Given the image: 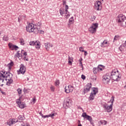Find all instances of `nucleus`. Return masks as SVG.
<instances>
[{"label": "nucleus", "mask_w": 126, "mask_h": 126, "mask_svg": "<svg viewBox=\"0 0 126 126\" xmlns=\"http://www.w3.org/2000/svg\"><path fill=\"white\" fill-rule=\"evenodd\" d=\"M17 91L19 95H20L22 93V90L20 89H18Z\"/></svg>", "instance_id": "e433bc0d"}, {"label": "nucleus", "mask_w": 126, "mask_h": 126, "mask_svg": "<svg viewBox=\"0 0 126 126\" xmlns=\"http://www.w3.org/2000/svg\"><path fill=\"white\" fill-rule=\"evenodd\" d=\"M84 52L85 56H87V55L88 54V53H87V51H84Z\"/></svg>", "instance_id": "4d7b16f0"}, {"label": "nucleus", "mask_w": 126, "mask_h": 126, "mask_svg": "<svg viewBox=\"0 0 126 126\" xmlns=\"http://www.w3.org/2000/svg\"><path fill=\"white\" fill-rule=\"evenodd\" d=\"M23 52H24V50H22V53Z\"/></svg>", "instance_id": "338daca9"}, {"label": "nucleus", "mask_w": 126, "mask_h": 126, "mask_svg": "<svg viewBox=\"0 0 126 126\" xmlns=\"http://www.w3.org/2000/svg\"><path fill=\"white\" fill-rule=\"evenodd\" d=\"M92 87V84L91 83H88L87 85L85 86L84 88V94L87 93V92H89L90 91V88Z\"/></svg>", "instance_id": "ddd939ff"}, {"label": "nucleus", "mask_w": 126, "mask_h": 126, "mask_svg": "<svg viewBox=\"0 0 126 126\" xmlns=\"http://www.w3.org/2000/svg\"><path fill=\"white\" fill-rule=\"evenodd\" d=\"M5 71L4 70L0 71V84H1L3 82V80L5 79Z\"/></svg>", "instance_id": "9b49d317"}, {"label": "nucleus", "mask_w": 126, "mask_h": 126, "mask_svg": "<svg viewBox=\"0 0 126 126\" xmlns=\"http://www.w3.org/2000/svg\"><path fill=\"white\" fill-rule=\"evenodd\" d=\"M94 9L96 10H101L102 9V3L100 1H96L94 3Z\"/></svg>", "instance_id": "1a4fd4ad"}, {"label": "nucleus", "mask_w": 126, "mask_h": 126, "mask_svg": "<svg viewBox=\"0 0 126 126\" xmlns=\"http://www.w3.org/2000/svg\"><path fill=\"white\" fill-rule=\"evenodd\" d=\"M15 57H17L18 58H22V55L20 54V53H19V51H18L17 52V54L15 55Z\"/></svg>", "instance_id": "a878e982"}, {"label": "nucleus", "mask_w": 126, "mask_h": 126, "mask_svg": "<svg viewBox=\"0 0 126 126\" xmlns=\"http://www.w3.org/2000/svg\"><path fill=\"white\" fill-rule=\"evenodd\" d=\"M2 39L3 41H8V36L4 35Z\"/></svg>", "instance_id": "72a5a7b5"}, {"label": "nucleus", "mask_w": 126, "mask_h": 126, "mask_svg": "<svg viewBox=\"0 0 126 126\" xmlns=\"http://www.w3.org/2000/svg\"><path fill=\"white\" fill-rule=\"evenodd\" d=\"M18 120H19L20 122H22V121H23V120H24L25 118L24 116H22V115H20L18 117Z\"/></svg>", "instance_id": "bb28decb"}, {"label": "nucleus", "mask_w": 126, "mask_h": 126, "mask_svg": "<svg viewBox=\"0 0 126 126\" xmlns=\"http://www.w3.org/2000/svg\"><path fill=\"white\" fill-rule=\"evenodd\" d=\"M68 61H73V58L72 57H68Z\"/></svg>", "instance_id": "a18cd8bd"}, {"label": "nucleus", "mask_w": 126, "mask_h": 126, "mask_svg": "<svg viewBox=\"0 0 126 126\" xmlns=\"http://www.w3.org/2000/svg\"><path fill=\"white\" fill-rule=\"evenodd\" d=\"M97 28H98V23H93L89 28V31L92 34H95L97 31Z\"/></svg>", "instance_id": "423d86ee"}, {"label": "nucleus", "mask_w": 126, "mask_h": 126, "mask_svg": "<svg viewBox=\"0 0 126 126\" xmlns=\"http://www.w3.org/2000/svg\"><path fill=\"white\" fill-rule=\"evenodd\" d=\"M112 100L111 101V104L110 105H108L107 103H104L103 105V109H104L105 112H107V113H110L112 112L113 110V103L115 101V96H112Z\"/></svg>", "instance_id": "7ed1b4c3"}, {"label": "nucleus", "mask_w": 126, "mask_h": 126, "mask_svg": "<svg viewBox=\"0 0 126 126\" xmlns=\"http://www.w3.org/2000/svg\"><path fill=\"white\" fill-rule=\"evenodd\" d=\"M64 89L65 93H70V92L73 91L74 88L71 85H69L68 86H65Z\"/></svg>", "instance_id": "f8f14e48"}, {"label": "nucleus", "mask_w": 126, "mask_h": 126, "mask_svg": "<svg viewBox=\"0 0 126 126\" xmlns=\"http://www.w3.org/2000/svg\"><path fill=\"white\" fill-rule=\"evenodd\" d=\"M55 85L56 86H59V85H60V80L56 81V82H55Z\"/></svg>", "instance_id": "a19ab883"}, {"label": "nucleus", "mask_w": 126, "mask_h": 126, "mask_svg": "<svg viewBox=\"0 0 126 126\" xmlns=\"http://www.w3.org/2000/svg\"><path fill=\"white\" fill-rule=\"evenodd\" d=\"M98 93V88H93V91L91 93V94H93L94 95H96Z\"/></svg>", "instance_id": "aec40b11"}, {"label": "nucleus", "mask_w": 126, "mask_h": 126, "mask_svg": "<svg viewBox=\"0 0 126 126\" xmlns=\"http://www.w3.org/2000/svg\"><path fill=\"white\" fill-rule=\"evenodd\" d=\"M9 68H11V66H13V62L11 61L9 64H8Z\"/></svg>", "instance_id": "2f4dec72"}, {"label": "nucleus", "mask_w": 126, "mask_h": 126, "mask_svg": "<svg viewBox=\"0 0 126 126\" xmlns=\"http://www.w3.org/2000/svg\"><path fill=\"white\" fill-rule=\"evenodd\" d=\"M22 126H30V124L27 123V124H22Z\"/></svg>", "instance_id": "79ce46f5"}, {"label": "nucleus", "mask_w": 126, "mask_h": 126, "mask_svg": "<svg viewBox=\"0 0 126 126\" xmlns=\"http://www.w3.org/2000/svg\"><path fill=\"white\" fill-rule=\"evenodd\" d=\"M110 101H112V99H111Z\"/></svg>", "instance_id": "774afa93"}, {"label": "nucleus", "mask_w": 126, "mask_h": 126, "mask_svg": "<svg viewBox=\"0 0 126 126\" xmlns=\"http://www.w3.org/2000/svg\"><path fill=\"white\" fill-rule=\"evenodd\" d=\"M24 18L26 17V16H23Z\"/></svg>", "instance_id": "69168bd1"}, {"label": "nucleus", "mask_w": 126, "mask_h": 126, "mask_svg": "<svg viewBox=\"0 0 126 126\" xmlns=\"http://www.w3.org/2000/svg\"><path fill=\"white\" fill-rule=\"evenodd\" d=\"M94 96H95V95H94L92 94H91V95L89 97L90 100H94Z\"/></svg>", "instance_id": "7c9ffc66"}, {"label": "nucleus", "mask_w": 126, "mask_h": 126, "mask_svg": "<svg viewBox=\"0 0 126 126\" xmlns=\"http://www.w3.org/2000/svg\"><path fill=\"white\" fill-rule=\"evenodd\" d=\"M63 5H66V2L64 0H63Z\"/></svg>", "instance_id": "864d4df0"}, {"label": "nucleus", "mask_w": 126, "mask_h": 126, "mask_svg": "<svg viewBox=\"0 0 126 126\" xmlns=\"http://www.w3.org/2000/svg\"><path fill=\"white\" fill-rule=\"evenodd\" d=\"M65 18L66 19L68 18V17L70 16V15H69V12H68V11H65Z\"/></svg>", "instance_id": "393cba45"}, {"label": "nucleus", "mask_w": 126, "mask_h": 126, "mask_svg": "<svg viewBox=\"0 0 126 126\" xmlns=\"http://www.w3.org/2000/svg\"><path fill=\"white\" fill-rule=\"evenodd\" d=\"M82 117L84 118V119H86V120H88L89 122H90L91 125H93L94 124L93 123V120L92 119V117L89 115H87L86 113L84 112L82 114Z\"/></svg>", "instance_id": "0eeeda50"}, {"label": "nucleus", "mask_w": 126, "mask_h": 126, "mask_svg": "<svg viewBox=\"0 0 126 126\" xmlns=\"http://www.w3.org/2000/svg\"><path fill=\"white\" fill-rule=\"evenodd\" d=\"M41 31V32H43V33H44V31Z\"/></svg>", "instance_id": "0e129e2a"}, {"label": "nucleus", "mask_w": 126, "mask_h": 126, "mask_svg": "<svg viewBox=\"0 0 126 126\" xmlns=\"http://www.w3.org/2000/svg\"><path fill=\"white\" fill-rule=\"evenodd\" d=\"M36 100V98L34 97V98H32L33 103H35Z\"/></svg>", "instance_id": "603ef678"}, {"label": "nucleus", "mask_w": 126, "mask_h": 126, "mask_svg": "<svg viewBox=\"0 0 126 126\" xmlns=\"http://www.w3.org/2000/svg\"><path fill=\"white\" fill-rule=\"evenodd\" d=\"M8 46L9 48H10V49H15V50H16V51L18 49V46H17L16 45H14L11 43H9Z\"/></svg>", "instance_id": "6ab92c4d"}, {"label": "nucleus", "mask_w": 126, "mask_h": 126, "mask_svg": "<svg viewBox=\"0 0 126 126\" xmlns=\"http://www.w3.org/2000/svg\"><path fill=\"white\" fill-rule=\"evenodd\" d=\"M96 79H97V76H96V75L94 76L93 78V80L96 81Z\"/></svg>", "instance_id": "c03bdc74"}, {"label": "nucleus", "mask_w": 126, "mask_h": 126, "mask_svg": "<svg viewBox=\"0 0 126 126\" xmlns=\"http://www.w3.org/2000/svg\"><path fill=\"white\" fill-rule=\"evenodd\" d=\"M39 114L40 115V116H42V115H42V112H40V113H39Z\"/></svg>", "instance_id": "680f3d73"}, {"label": "nucleus", "mask_w": 126, "mask_h": 126, "mask_svg": "<svg viewBox=\"0 0 126 126\" xmlns=\"http://www.w3.org/2000/svg\"><path fill=\"white\" fill-rule=\"evenodd\" d=\"M79 61L80 64H81L82 66H83L82 62H81L82 61V58H81V60H79Z\"/></svg>", "instance_id": "3c124183"}, {"label": "nucleus", "mask_w": 126, "mask_h": 126, "mask_svg": "<svg viewBox=\"0 0 126 126\" xmlns=\"http://www.w3.org/2000/svg\"><path fill=\"white\" fill-rule=\"evenodd\" d=\"M96 19V17L95 16H93L91 18V21H94Z\"/></svg>", "instance_id": "4c0bfd02"}, {"label": "nucleus", "mask_w": 126, "mask_h": 126, "mask_svg": "<svg viewBox=\"0 0 126 126\" xmlns=\"http://www.w3.org/2000/svg\"><path fill=\"white\" fill-rule=\"evenodd\" d=\"M78 125H79V124H80V120H78Z\"/></svg>", "instance_id": "052dcab7"}, {"label": "nucleus", "mask_w": 126, "mask_h": 126, "mask_svg": "<svg viewBox=\"0 0 126 126\" xmlns=\"http://www.w3.org/2000/svg\"><path fill=\"white\" fill-rule=\"evenodd\" d=\"M56 115V113H52V114L51 113L48 115H45V116H44L43 114H41V117L44 119H46V118H49L50 117H51L52 119H54V117H55Z\"/></svg>", "instance_id": "f3484780"}, {"label": "nucleus", "mask_w": 126, "mask_h": 126, "mask_svg": "<svg viewBox=\"0 0 126 126\" xmlns=\"http://www.w3.org/2000/svg\"><path fill=\"white\" fill-rule=\"evenodd\" d=\"M26 31H27V32H29V33H31V32L38 33V32L39 30H38V28H34V24H33L32 23H31L26 27Z\"/></svg>", "instance_id": "39448f33"}, {"label": "nucleus", "mask_w": 126, "mask_h": 126, "mask_svg": "<svg viewBox=\"0 0 126 126\" xmlns=\"http://www.w3.org/2000/svg\"><path fill=\"white\" fill-rule=\"evenodd\" d=\"M50 89L52 92H55V87H54L53 86H51V87H50Z\"/></svg>", "instance_id": "ea45409f"}, {"label": "nucleus", "mask_w": 126, "mask_h": 126, "mask_svg": "<svg viewBox=\"0 0 126 126\" xmlns=\"http://www.w3.org/2000/svg\"><path fill=\"white\" fill-rule=\"evenodd\" d=\"M27 80H29V78H27Z\"/></svg>", "instance_id": "e2e57ef3"}, {"label": "nucleus", "mask_w": 126, "mask_h": 126, "mask_svg": "<svg viewBox=\"0 0 126 126\" xmlns=\"http://www.w3.org/2000/svg\"><path fill=\"white\" fill-rule=\"evenodd\" d=\"M97 69L98 70V71H102V69L103 68V65H98L97 67Z\"/></svg>", "instance_id": "cd10ccee"}, {"label": "nucleus", "mask_w": 126, "mask_h": 126, "mask_svg": "<svg viewBox=\"0 0 126 126\" xmlns=\"http://www.w3.org/2000/svg\"><path fill=\"white\" fill-rule=\"evenodd\" d=\"M93 70V72L94 74H97V73H98V72H99V71L97 67L94 68Z\"/></svg>", "instance_id": "5701e85b"}, {"label": "nucleus", "mask_w": 126, "mask_h": 126, "mask_svg": "<svg viewBox=\"0 0 126 126\" xmlns=\"http://www.w3.org/2000/svg\"><path fill=\"white\" fill-rule=\"evenodd\" d=\"M23 55L25 56V57H26V56H27V52H24L23 53Z\"/></svg>", "instance_id": "6e6d98bb"}, {"label": "nucleus", "mask_w": 126, "mask_h": 126, "mask_svg": "<svg viewBox=\"0 0 126 126\" xmlns=\"http://www.w3.org/2000/svg\"><path fill=\"white\" fill-rule=\"evenodd\" d=\"M68 63L69 64H72V61H71L70 60H69L68 61Z\"/></svg>", "instance_id": "5fc2aeb1"}, {"label": "nucleus", "mask_w": 126, "mask_h": 126, "mask_svg": "<svg viewBox=\"0 0 126 126\" xmlns=\"http://www.w3.org/2000/svg\"><path fill=\"white\" fill-rule=\"evenodd\" d=\"M36 26H37L38 27L41 26V23L38 22L36 24Z\"/></svg>", "instance_id": "09e8293b"}, {"label": "nucleus", "mask_w": 126, "mask_h": 126, "mask_svg": "<svg viewBox=\"0 0 126 126\" xmlns=\"http://www.w3.org/2000/svg\"><path fill=\"white\" fill-rule=\"evenodd\" d=\"M102 78L103 82H104V83H106L107 84H108L109 82H110L112 78L111 76H110V75L107 74L106 75L103 76Z\"/></svg>", "instance_id": "6e6552de"}, {"label": "nucleus", "mask_w": 126, "mask_h": 126, "mask_svg": "<svg viewBox=\"0 0 126 126\" xmlns=\"http://www.w3.org/2000/svg\"><path fill=\"white\" fill-rule=\"evenodd\" d=\"M35 41H32L30 42L29 43L30 46H35Z\"/></svg>", "instance_id": "473e14b6"}, {"label": "nucleus", "mask_w": 126, "mask_h": 126, "mask_svg": "<svg viewBox=\"0 0 126 126\" xmlns=\"http://www.w3.org/2000/svg\"><path fill=\"white\" fill-rule=\"evenodd\" d=\"M24 39H23V38H20V43L21 44V45H22L23 46L25 45V43H24Z\"/></svg>", "instance_id": "c85d7f7f"}, {"label": "nucleus", "mask_w": 126, "mask_h": 126, "mask_svg": "<svg viewBox=\"0 0 126 126\" xmlns=\"http://www.w3.org/2000/svg\"><path fill=\"white\" fill-rule=\"evenodd\" d=\"M81 78H82V79H83V80L85 79V78H86L85 75H84L83 74L82 75H81Z\"/></svg>", "instance_id": "8fccbe9b"}, {"label": "nucleus", "mask_w": 126, "mask_h": 126, "mask_svg": "<svg viewBox=\"0 0 126 126\" xmlns=\"http://www.w3.org/2000/svg\"><path fill=\"white\" fill-rule=\"evenodd\" d=\"M34 46L37 50H39L41 47V43L39 41L36 40L35 41Z\"/></svg>", "instance_id": "a211bd4d"}, {"label": "nucleus", "mask_w": 126, "mask_h": 126, "mask_svg": "<svg viewBox=\"0 0 126 126\" xmlns=\"http://www.w3.org/2000/svg\"><path fill=\"white\" fill-rule=\"evenodd\" d=\"M19 108L21 109H24L25 108V104L23 103V102H22L20 104L18 105Z\"/></svg>", "instance_id": "b1692460"}, {"label": "nucleus", "mask_w": 126, "mask_h": 126, "mask_svg": "<svg viewBox=\"0 0 126 126\" xmlns=\"http://www.w3.org/2000/svg\"><path fill=\"white\" fill-rule=\"evenodd\" d=\"M107 44H108V42H107V40H105L101 43L100 47H102V48H105V45H107Z\"/></svg>", "instance_id": "4be33fe9"}, {"label": "nucleus", "mask_w": 126, "mask_h": 126, "mask_svg": "<svg viewBox=\"0 0 126 126\" xmlns=\"http://www.w3.org/2000/svg\"><path fill=\"white\" fill-rule=\"evenodd\" d=\"M12 76V74L10 72L5 71V80L7 81L6 85H8V86H9L13 82Z\"/></svg>", "instance_id": "f03ea898"}, {"label": "nucleus", "mask_w": 126, "mask_h": 126, "mask_svg": "<svg viewBox=\"0 0 126 126\" xmlns=\"http://www.w3.org/2000/svg\"><path fill=\"white\" fill-rule=\"evenodd\" d=\"M60 13L62 16L63 15V14H65V10L63 8H60Z\"/></svg>", "instance_id": "412c9836"}, {"label": "nucleus", "mask_w": 126, "mask_h": 126, "mask_svg": "<svg viewBox=\"0 0 126 126\" xmlns=\"http://www.w3.org/2000/svg\"><path fill=\"white\" fill-rule=\"evenodd\" d=\"M67 9H68V5H65V11H68Z\"/></svg>", "instance_id": "de8ad7c7"}, {"label": "nucleus", "mask_w": 126, "mask_h": 126, "mask_svg": "<svg viewBox=\"0 0 126 126\" xmlns=\"http://www.w3.org/2000/svg\"><path fill=\"white\" fill-rule=\"evenodd\" d=\"M120 39V36L119 35H115L114 38V41H117Z\"/></svg>", "instance_id": "f704fd0d"}, {"label": "nucleus", "mask_w": 126, "mask_h": 126, "mask_svg": "<svg viewBox=\"0 0 126 126\" xmlns=\"http://www.w3.org/2000/svg\"><path fill=\"white\" fill-rule=\"evenodd\" d=\"M24 61H27V62H28L29 60H28V57L25 56L24 57Z\"/></svg>", "instance_id": "49530a36"}, {"label": "nucleus", "mask_w": 126, "mask_h": 126, "mask_svg": "<svg viewBox=\"0 0 126 126\" xmlns=\"http://www.w3.org/2000/svg\"><path fill=\"white\" fill-rule=\"evenodd\" d=\"M18 22H20V18L19 17L18 18Z\"/></svg>", "instance_id": "bf43d9fd"}, {"label": "nucleus", "mask_w": 126, "mask_h": 126, "mask_svg": "<svg viewBox=\"0 0 126 126\" xmlns=\"http://www.w3.org/2000/svg\"><path fill=\"white\" fill-rule=\"evenodd\" d=\"M99 123H101V125H107V121L105 120H101L99 122Z\"/></svg>", "instance_id": "c756f323"}, {"label": "nucleus", "mask_w": 126, "mask_h": 126, "mask_svg": "<svg viewBox=\"0 0 126 126\" xmlns=\"http://www.w3.org/2000/svg\"><path fill=\"white\" fill-rule=\"evenodd\" d=\"M26 72V67H25V66H24L23 64H21L20 65V72L22 74H24V73H25Z\"/></svg>", "instance_id": "4468645a"}, {"label": "nucleus", "mask_w": 126, "mask_h": 126, "mask_svg": "<svg viewBox=\"0 0 126 126\" xmlns=\"http://www.w3.org/2000/svg\"><path fill=\"white\" fill-rule=\"evenodd\" d=\"M71 102L70 101V99H66L64 100V102L63 103V107L65 109H67L68 107L70 105Z\"/></svg>", "instance_id": "9d476101"}, {"label": "nucleus", "mask_w": 126, "mask_h": 126, "mask_svg": "<svg viewBox=\"0 0 126 126\" xmlns=\"http://www.w3.org/2000/svg\"><path fill=\"white\" fill-rule=\"evenodd\" d=\"M79 51L80 52H82L83 53V52H84V50L83 49V47H80L79 48Z\"/></svg>", "instance_id": "37998d69"}, {"label": "nucleus", "mask_w": 126, "mask_h": 126, "mask_svg": "<svg viewBox=\"0 0 126 126\" xmlns=\"http://www.w3.org/2000/svg\"><path fill=\"white\" fill-rule=\"evenodd\" d=\"M74 20L73 19V17H71L69 20V23L72 24V22H73Z\"/></svg>", "instance_id": "c9c22d12"}, {"label": "nucleus", "mask_w": 126, "mask_h": 126, "mask_svg": "<svg viewBox=\"0 0 126 126\" xmlns=\"http://www.w3.org/2000/svg\"><path fill=\"white\" fill-rule=\"evenodd\" d=\"M119 50H120V51H121V52L123 51V50H122V46H120V47H119Z\"/></svg>", "instance_id": "13d9d810"}, {"label": "nucleus", "mask_w": 126, "mask_h": 126, "mask_svg": "<svg viewBox=\"0 0 126 126\" xmlns=\"http://www.w3.org/2000/svg\"><path fill=\"white\" fill-rule=\"evenodd\" d=\"M18 122V120H16L15 119H9L7 122V124L8 126H12L14 124H16Z\"/></svg>", "instance_id": "2eb2a0df"}, {"label": "nucleus", "mask_w": 126, "mask_h": 126, "mask_svg": "<svg viewBox=\"0 0 126 126\" xmlns=\"http://www.w3.org/2000/svg\"><path fill=\"white\" fill-rule=\"evenodd\" d=\"M45 49L46 51H49L50 48H52L53 44H51V43L47 42L44 44Z\"/></svg>", "instance_id": "dca6fc26"}, {"label": "nucleus", "mask_w": 126, "mask_h": 126, "mask_svg": "<svg viewBox=\"0 0 126 126\" xmlns=\"http://www.w3.org/2000/svg\"><path fill=\"white\" fill-rule=\"evenodd\" d=\"M16 103L17 104L19 105V104H20L22 102L21 101H20V99H17L16 100Z\"/></svg>", "instance_id": "58836bf2"}, {"label": "nucleus", "mask_w": 126, "mask_h": 126, "mask_svg": "<svg viewBox=\"0 0 126 126\" xmlns=\"http://www.w3.org/2000/svg\"><path fill=\"white\" fill-rule=\"evenodd\" d=\"M119 25L122 27H126V17L123 14H120L118 16L117 19Z\"/></svg>", "instance_id": "f257e3e1"}, {"label": "nucleus", "mask_w": 126, "mask_h": 126, "mask_svg": "<svg viewBox=\"0 0 126 126\" xmlns=\"http://www.w3.org/2000/svg\"><path fill=\"white\" fill-rule=\"evenodd\" d=\"M110 76L114 81H119V80L121 79V77H120V73H119L118 70H113L112 72H111Z\"/></svg>", "instance_id": "20e7f679"}]
</instances>
